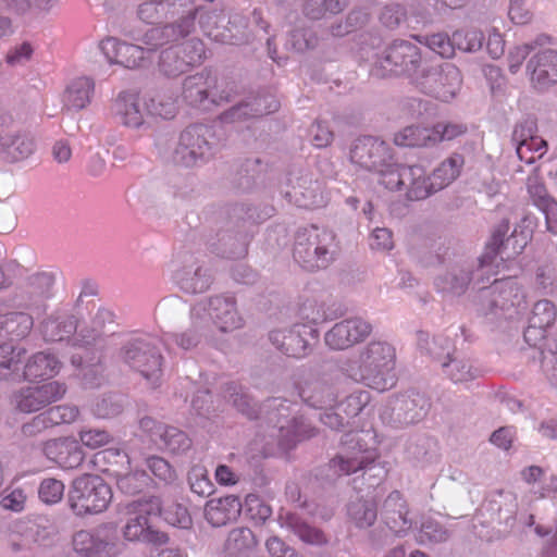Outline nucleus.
Segmentation results:
<instances>
[{
    "label": "nucleus",
    "mask_w": 557,
    "mask_h": 557,
    "mask_svg": "<svg viewBox=\"0 0 557 557\" xmlns=\"http://www.w3.org/2000/svg\"><path fill=\"white\" fill-rule=\"evenodd\" d=\"M510 224L508 220H502L493 230L485 251L478 258L476 263H465L451 268L445 275L436 278V286L446 293L460 296L472 282L479 288L497 273V257L500 260L510 259L520 255L531 240L532 231L516 225L508 235Z\"/></svg>",
    "instance_id": "1"
},
{
    "label": "nucleus",
    "mask_w": 557,
    "mask_h": 557,
    "mask_svg": "<svg viewBox=\"0 0 557 557\" xmlns=\"http://www.w3.org/2000/svg\"><path fill=\"white\" fill-rule=\"evenodd\" d=\"M396 350L385 341H371L357 357L343 361L341 369L351 380L376 389L393 385Z\"/></svg>",
    "instance_id": "2"
},
{
    "label": "nucleus",
    "mask_w": 557,
    "mask_h": 557,
    "mask_svg": "<svg viewBox=\"0 0 557 557\" xmlns=\"http://www.w3.org/2000/svg\"><path fill=\"white\" fill-rule=\"evenodd\" d=\"M465 158L460 153H453L442 161L431 175L422 165H408L398 174H392L387 183L392 187L403 185L401 193L407 200H423L434 193H437L450 185L461 172Z\"/></svg>",
    "instance_id": "3"
},
{
    "label": "nucleus",
    "mask_w": 557,
    "mask_h": 557,
    "mask_svg": "<svg viewBox=\"0 0 557 557\" xmlns=\"http://www.w3.org/2000/svg\"><path fill=\"white\" fill-rule=\"evenodd\" d=\"M338 253L339 244L332 230L311 225L297 231L293 256L302 269L310 272L326 269Z\"/></svg>",
    "instance_id": "4"
},
{
    "label": "nucleus",
    "mask_w": 557,
    "mask_h": 557,
    "mask_svg": "<svg viewBox=\"0 0 557 557\" xmlns=\"http://www.w3.org/2000/svg\"><path fill=\"white\" fill-rule=\"evenodd\" d=\"M301 315L309 323H298L289 329L273 330L269 333V341L276 349L288 357L302 358L318 343L319 332L313 324L326 319L323 306L308 301L301 307Z\"/></svg>",
    "instance_id": "5"
},
{
    "label": "nucleus",
    "mask_w": 557,
    "mask_h": 557,
    "mask_svg": "<svg viewBox=\"0 0 557 557\" xmlns=\"http://www.w3.org/2000/svg\"><path fill=\"white\" fill-rule=\"evenodd\" d=\"M350 160L361 169L377 173L386 189L400 193L404 189L403 185L392 187L387 183L392 174L400 173L408 165L394 162L393 149L386 141L372 136L357 138L350 148Z\"/></svg>",
    "instance_id": "6"
},
{
    "label": "nucleus",
    "mask_w": 557,
    "mask_h": 557,
    "mask_svg": "<svg viewBox=\"0 0 557 557\" xmlns=\"http://www.w3.org/2000/svg\"><path fill=\"white\" fill-rule=\"evenodd\" d=\"M111 486L97 474H83L75 478L67 493V504L77 517L98 515L111 504Z\"/></svg>",
    "instance_id": "7"
},
{
    "label": "nucleus",
    "mask_w": 557,
    "mask_h": 557,
    "mask_svg": "<svg viewBox=\"0 0 557 557\" xmlns=\"http://www.w3.org/2000/svg\"><path fill=\"white\" fill-rule=\"evenodd\" d=\"M223 143L213 127L205 124L187 126L180 135L174 160L185 166L209 162L222 149Z\"/></svg>",
    "instance_id": "8"
},
{
    "label": "nucleus",
    "mask_w": 557,
    "mask_h": 557,
    "mask_svg": "<svg viewBox=\"0 0 557 557\" xmlns=\"http://www.w3.org/2000/svg\"><path fill=\"white\" fill-rule=\"evenodd\" d=\"M128 518L123 527V537L129 542L168 544L169 536L149 524V517L161 513V500L157 496L134 499L125 505Z\"/></svg>",
    "instance_id": "9"
},
{
    "label": "nucleus",
    "mask_w": 557,
    "mask_h": 557,
    "mask_svg": "<svg viewBox=\"0 0 557 557\" xmlns=\"http://www.w3.org/2000/svg\"><path fill=\"white\" fill-rule=\"evenodd\" d=\"M374 438L370 431H350L342 438V450L331 459L330 469L337 475H349L359 470L373 469L376 449L369 446Z\"/></svg>",
    "instance_id": "10"
},
{
    "label": "nucleus",
    "mask_w": 557,
    "mask_h": 557,
    "mask_svg": "<svg viewBox=\"0 0 557 557\" xmlns=\"http://www.w3.org/2000/svg\"><path fill=\"white\" fill-rule=\"evenodd\" d=\"M253 218L252 209L244 205H235L228 212V221L216 233V242L212 250L228 259H239L246 256L249 234L247 223Z\"/></svg>",
    "instance_id": "11"
},
{
    "label": "nucleus",
    "mask_w": 557,
    "mask_h": 557,
    "mask_svg": "<svg viewBox=\"0 0 557 557\" xmlns=\"http://www.w3.org/2000/svg\"><path fill=\"white\" fill-rule=\"evenodd\" d=\"M119 359L146 380L157 384L162 373L163 357L152 337H133L119 351Z\"/></svg>",
    "instance_id": "12"
},
{
    "label": "nucleus",
    "mask_w": 557,
    "mask_h": 557,
    "mask_svg": "<svg viewBox=\"0 0 557 557\" xmlns=\"http://www.w3.org/2000/svg\"><path fill=\"white\" fill-rule=\"evenodd\" d=\"M414 87L421 92L449 101L461 88L462 76L459 69L451 63L441 65H423L420 73L413 76Z\"/></svg>",
    "instance_id": "13"
},
{
    "label": "nucleus",
    "mask_w": 557,
    "mask_h": 557,
    "mask_svg": "<svg viewBox=\"0 0 557 557\" xmlns=\"http://www.w3.org/2000/svg\"><path fill=\"white\" fill-rule=\"evenodd\" d=\"M73 548L79 557H116L123 549L117 527L102 523L92 530H81L73 536Z\"/></svg>",
    "instance_id": "14"
},
{
    "label": "nucleus",
    "mask_w": 557,
    "mask_h": 557,
    "mask_svg": "<svg viewBox=\"0 0 557 557\" xmlns=\"http://www.w3.org/2000/svg\"><path fill=\"white\" fill-rule=\"evenodd\" d=\"M281 398H271L264 403L269 412V420L275 421L278 428L280 444L284 448H292L297 442L315 435V429L302 417L289 418V406Z\"/></svg>",
    "instance_id": "15"
},
{
    "label": "nucleus",
    "mask_w": 557,
    "mask_h": 557,
    "mask_svg": "<svg viewBox=\"0 0 557 557\" xmlns=\"http://www.w3.org/2000/svg\"><path fill=\"white\" fill-rule=\"evenodd\" d=\"M66 392V384L60 381L28 384L12 393L11 405L21 413H35L61 400Z\"/></svg>",
    "instance_id": "16"
},
{
    "label": "nucleus",
    "mask_w": 557,
    "mask_h": 557,
    "mask_svg": "<svg viewBox=\"0 0 557 557\" xmlns=\"http://www.w3.org/2000/svg\"><path fill=\"white\" fill-rule=\"evenodd\" d=\"M381 75L406 74L413 83V76L420 73L423 58L420 48L408 40H395L383 52L377 61ZM380 75V73H376Z\"/></svg>",
    "instance_id": "17"
},
{
    "label": "nucleus",
    "mask_w": 557,
    "mask_h": 557,
    "mask_svg": "<svg viewBox=\"0 0 557 557\" xmlns=\"http://www.w3.org/2000/svg\"><path fill=\"white\" fill-rule=\"evenodd\" d=\"M205 312H208L211 322L221 332H232L240 329L244 324L236 307V299L230 294L214 295L196 304L190 310V318L194 321L196 318L207 320L203 315Z\"/></svg>",
    "instance_id": "18"
},
{
    "label": "nucleus",
    "mask_w": 557,
    "mask_h": 557,
    "mask_svg": "<svg viewBox=\"0 0 557 557\" xmlns=\"http://www.w3.org/2000/svg\"><path fill=\"white\" fill-rule=\"evenodd\" d=\"M478 310L484 314H497L498 311H509L519 307L524 295L518 284L511 278L494 280L492 285L480 287Z\"/></svg>",
    "instance_id": "19"
},
{
    "label": "nucleus",
    "mask_w": 557,
    "mask_h": 557,
    "mask_svg": "<svg viewBox=\"0 0 557 557\" xmlns=\"http://www.w3.org/2000/svg\"><path fill=\"white\" fill-rule=\"evenodd\" d=\"M453 343L444 336H435L429 352L441 362L443 373L454 383H467L480 376L481 371L466 357L450 352Z\"/></svg>",
    "instance_id": "20"
},
{
    "label": "nucleus",
    "mask_w": 557,
    "mask_h": 557,
    "mask_svg": "<svg viewBox=\"0 0 557 557\" xmlns=\"http://www.w3.org/2000/svg\"><path fill=\"white\" fill-rule=\"evenodd\" d=\"M139 426L160 449L169 454L185 455L193 446L186 432L176 426L158 422L151 417L141 418Z\"/></svg>",
    "instance_id": "21"
},
{
    "label": "nucleus",
    "mask_w": 557,
    "mask_h": 557,
    "mask_svg": "<svg viewBox=\"0 0 557 557\" xmlns=\"http://www.w3.org/2000/svg\"><path fill=\"white\" fill-rule=\"evenodd\" d=\"M430 406L429 398L416 391L395 395L388 401L391 419L399 426L420 422L426 416Z\"/></svg>",
    "instance_id": "22"
},
{
    "label": "nucleus",
    "mask_w": 557,
    "mask_h": 557,
    "mask_svg": "<svg viewBox=\"0 0 557 557\" xmlns=\"http://www.w3.org/2000/svg\"><path fill=\"white\" fill-rule=\"evenodd\" d=\"M54 276L49 272L29 275L21 287L16 302L20 308L41 313L47 309V300L52 297Z\"/></svg>",
    "instance_id": "23"
},
{
    "label": "nucleus",
    "mask_w": 557,
    "mask_h": 557,
    "mask_svg": "<svg viewBox=\"0 0 557 557\" xmlns=\"http://www.w3.org/2000/svg\"><path fill=\"white\" fill-rule=\"evenodd\" d=\"M372 332L367 320L354 317L335 323L324 335L325 344L334 350H344L363 342Z\"/></svg>",
    "instance_id": "24"
},
{
    "label": "nucleus",
    "mask_w": 557,
    "mask_h": 557,
    "mask_svg": "<svg viewBox=\"0 0 557 557\" xmlns=\"http://www.w3.org/2000/svg\"><path fill=\"white\" fill-rule=\"evenodd\" d=\"M282 193L289 202L299 208L314 209L325 203L321 184L307 174H290L287 178V188Z\"/></svg>",
    "instance_id": "25"
},
{
    "label": "nucleus",
    "mask_w": 557,
    "mask_h": 557,
    "mask_svg": "<svg viewBox=\"0 0 557 557\" xmlns=\"http://www.w3.org/2000/svg\"><path fill=\"white\" fill-rule=\"evenodd\" d=\"M112 117L125 127L139 129L146 124L145 102L138 94L121 91L110 107Z\"/></svg>",
    "instance_id": "26"
},
{
    "label": "nucleus",
    "mask_w": 557,
    "mask_h": 557,
    "mask_svg": "<svg viewBox=\"0 0 557 557\" xmlns=\"http://www.w3.org/2000/svg\"><path fill=\"white\" fill-rule=\"evenodd\" d=\"M381 520L397 536H404L412 528L409 507L403 494L391 492L381 507Z\"/></svg>",
    "instance_id": "27"
},
{
    "label": "nucleus",
    "mask_w": 557,
    "mask_h": 557,
    "mask_svg": "<svg viewBox=\"0 0 557 557\" xmlns=\"http://www.w3.org/2000/svg\"><path fill=\"white\" fill-rule=\"evenodd\" d=\"M527 72L535 89L545 90L557 84V50L544 49L530 58Z\"/></svg>",
    "instance_id": "28"
},
{
    "label": "nucleus",
    "mask_w": 557,
    "mask_h": 557,
    "mask_svg": "<svg viewBox=\"0 0 557 557\" xmlns=\"http://www.w3.org/2000/svg\"><path fill=\"white\" fill-rule=\"evenodd\" d=\"M62 368V362L59 358L48 350L37 351L25 359L22 371H18L16 379L36 382V381H51L52 377L59 374Z\"/></svg>",
    "instance_id": "29"
},
{
    "label": "nucleus",
    "mask_w": 557,
    "mask_h": 557,
    "mask_svg": "<svg viewBox=\"0 0 557 557\" xmlns=\"http://www.w3.org/2000/svg\"><path fill=\"white\" fill-rule=\"evenodd\" d=\"M175 283L187 294H201L207 292L213 283L211 270L193 257L174 274Z\"/></svg>",
    "instance_id": "30"
},
{
    "label": "nucleus",
    "mask_w": 557,
    "mask_h": 557,
    "mask_svg": "<svg viewBox=\"0 0 557 557\" xmlns=\"http://www.w3.org/2000/svg\"><path fill=\"white\" fill-rule=\"evenodd\" d=\"M100 50L110 63L120 64L127 69L139 67L144 64L145 48L120 41L109 37L100 42Z\"/></svg>",
    "instance_id": "31"
},
{
    "label": "nucleus",
    "mask_w": 557,
    "mask_h": 557,
    "mask_svg": "<svg viewBox=\"0 0 557 557\" xmlns=\"http://www.w3.org/2000/svg\"><path fill=\"white\" fill-rule=\"evenodd\" d=\"M77 325V318L70 310L58 308L40 322L39 330L46 342H62L76 332Z\"/></svg>",
    "instance_id": "32"
},
{
    "label": "nucleus",
    "mask_w": 557,
    "mask_h": 557,
    "mask_svg": "<svg viewBox=\"0 0 557 557\" xmlns=\"http://www.w3.org/2000/svg\"><path fill=\"white\" fill-rule=\"evenodd\" d=\"M212 87H214V76L209 71H202L183 81L182 97L190 107L210 110Z\"/></svg>",
    "instance_id": "33"
},
{
    "label": "nucleus",
    "mask_w": 557,
    "mask_h": 557,
    "mask_svg": "<svg viewBox=\"0 0 557 557\" xmlns=\"http://www.w3.org/2000/svg\"><path fill=\"white\" fill-rule=\"evenodd\" d=\"M278 109V102L270 96L258 97L252 101H242L224 111L220 115L223 123H235L245 121L248 117L261 116L270 114Z\"/></svg>",
    "instance_id": "34"
},
{
    "label": "nucleus",
    "mask_w": 557,
    "mask_h": 557,
    "mask_svg": "<svg viewBox=\"0 0 557 557\" xmlns=\"http://www.w3.org/2000/svg\"><path fill=\"white\" fill-rule=\"evenodd\" d=\"M242 510V503L237 496L228 495L213 498L205 506V518L212 527H222L235 520Z\"/></svg>",
    "instance_id": "35"
},
{
    "label": "nucleus",
    "mask_w": 557,
    "mask_h": 557,
    "mask_svg": "<svg viewBox=\"0 0 557 557\" xmlns=\"http://www.w3.org/2000/svg\"><path fill=\"white\" fill-rule=\"evenodd\" d=\"M484 508L499 524L511 528L518 511L517 496L510 491H497L491 495Z\"/></svg>",
    "instance_id": "36"
},
{
    "label": "nucleus",
    "mask_w": 557,
    "mask_h": 557,
    "mask_svg": "<svg viewBox=\"0 0 557 557\" xmlns=\"http://www.w3.org/2000/svg\"><path fill=\"white\" fill-rule=\"evenodd\" d=\"M278 521L282 528L293 532L299 540L307 544L322 545L326 543V536L320 529L310 525L295 512L286 511L280 513Z\"/></svg>",
    "instance_id": "37"
},
{
    "label": "nucleus",
    "mask_w": 557,
    "mask_h": 557,
    "mask_svg": "<svg viewBox=\"0 0 557 557\" xmlns=\"http://www.w3.org/2000/svg\"><path fill=\"white\" fill-rule=\"evenodd\" d=\"M536 123L532 119H525L519 122L512 133V139L517 143V154L521 161L532 164L535 161L533 156H527L529 147L546 146V141L535 136Z\"/></svg>",
    "instance_id": "38"
},
{
    "label": "nucleus",
    "mask_w": 557,
    "mask_h": 557,
    "mask_svg": "<svg viewBox=\"0 0 557 557\" xmlns=\"http://www.w3.org/2000/svg\"><path fill=\"white\" fill-rule=\"evenodd\" d=\"M377 504L373 497H356L347 504L349 523L359 530L371 528L377 519Z\"/></svg>",
    "instance_id": "39"
},
{
    "label": "nucleus",
    "mask_w": 557,
    "mask_h": 557,
    "mask_svg": "<svg viewBox=\"0 0 557 557\" xmlns=\"http://www.w3.org/2000/svg\"><path fill=\"white\" fill-rule=\"evenodd\" d=\"M95 83L89 77H78L71 82L64 92V107L69 110L79 111L91 101Z\"/></svg>",
    "instance_id": "40"
},
{
    "label": "nucleus",
    "mask_w": 557,
    "mask_h": 557,
    "mask_svg": "<svg viewBox=\"0 0 557 557\" xmlns=\"http://www.w3.org/2000/svg\"><path fill=\"white\" fill-rule=\"evenodd\" d=\"M35 148V139L29 134L0 131V153H7L12 159L18 160L30 156Z\"/></svg>",
    "instance_id": "41"
},
{
    "label": "nucleus",
    "mask_w": 557,
    "mask_h": 557,
    "mask_svg": "<svg viewBox=\"0 0 557 557\" xmlns=\"http://www.w3.org/2000/svg\"><path fill=\"white\" fill-rule=\"evenodd\" d=\"M257 545L253 532L246 527H237L228 532L224 544L225 557H239L252 550Z\"/></svg>",
    "instance_id": "42"
},
{
    "label": "nucleus",
    "mask_w": 557,
    "mask_h": 557,
    "mask_svg": "<svg viewBox=\"0 0 557 557\" xmlns=\"http://www.w3.org/2000/svg\"><path fill=\"white\" fill-rule=\"evenodd\" d=\"M432 127L420 125H409L394 135V143L400 147H433L434 146Z\"/></svg>",
    "instance_id": "43"
},
{
    "label": "nucleus",
    "mask_w": 557,
    "mask_h": 557,
    "mask_svg": "<svg viewBox=\"0 0 557 557\" xmlns=\"http://www.w3.org/2000/svg\"><path fill=\"white\" fill-rule=\"evenodd\" d=\"M186 9V13L177 21L165 25L166 27L173 28V38H171L173 41L191 34L195 29L196 20H198L200 27L203 28V16L209 14V9L203 5H193Z\"/></svg>",
    "instance_id": "44"
},
{
    "label": "nucleus",
    "mask_w": 557,
    "mask_h": 557,
    "mask_svg": "<svg viewBox=\"0 0 557 557\" xmlns=\"http://www.w3.org/2000/svg\"><path fill=\"white\" fill-rule=\"evenodd\" d=\"M195 322L191 319V329L183 333H166L163 337L164 344L170 346L174 343L184 350L197 347L201 342L209 321L196 318Z\"/></svg>",
    "instance_id": "45"
},
{
    "label": "nucleus",
    "mask_w": 557,
    "mask_h": 557,
    "mask_svg": "<svg viewBox=\"0 0 557 557\" xmlns=\"http://www.w3.org/2000/svg\"><path fill=\"white\" fill-rule=\"evenodd\" d=\"M34 326V319L26 312H9L0 317V329L11 337V339L25 338Z\"/></svg>",
    "instance_id": "46"
},
{
    "label": "nucleus",
    "mask_w": 557,
    "mask_h": 557,
    "mask_svg": "<svg viewBox=\"0 0 557 557\" xmlns=\"http://www.w3.org/2000/svg\"><path fill=\"white\" fill-rule=\"evenodd\" d=\"M25 354L26 349L23 347L0 344V379L15 380Z\"/></svg>",
    "instance_id": "47"
},
{
    "label": "nucleus",
    "mask_w": 557,
    "mask_h": 557,
    "mask_svg": "<svg viewBox=\"0 0 557 557\" xmlns=\"http://www.w3.org/2000/svg\"><path fill=\"white\" fill-rule=\"evenodd\" d=\"M57 2L58 0H1L2 9L15 16L47 13Z\"/></svg>",
    "instance_id": "48"
},
{
    "label": "nucleus",
    "mask_w": 557,
    "mask_h": 557,
    "mask_svg": "<svg viewBox=\"0 0 557 557\" xmlns=\"http://www.w3.org/2000/svg\"><path fill=\"white\" fill-rule=\"evenodd\" d=\"M299 395L304 401L314 408L331 406L335 400L333 388L329 384L320 381L307 384L301 388Z\"/></svg>",
    "instance_id": "49"
},
{
    "label": "nucleus",
    "mask_w": 557,
    "mask_h": 557,
    "mask_svg": "<svg viewBox=\"0 0 557 557\" xmlns=\"http://www.w3.org/2000/svg\"><path fill=\"white\" fill-rule=\"evenodd\" d=\"M224 398L227 399L238 411L246 414L249 419L258 417V409L255 401L243 389V387L234 382L225 384L223 391Z\"/></svg>",
    "instance_id": "50"
},
{
    "label": "nucleus",
    "mask_w": 557,
    "mask_h": 557,
    "mask_svg": "<svg viewBox=\"0 0 557 557\" xmlns=\"http://www.w3.org/2000/svg\"><path fill=\"white\" fill-rule=\"evenodd\" d=\"M346 5L345 0H302V13L317 21L342 12Z\"/></svg>",
    "instance_id": "51"
},
{
    "label": "nucleus",
    "mask_w": 557,
    "mask_h": 557,
    "mask_svg": "<svg viewBox=\"0 0 557 557\" xmlns=\"http://www.w3.org/2000/svg\"><path fill=\"white\" fill-rule=\"evenodd\" d=\"M264 173L262 163L259 159L247 160L236 180L237 188L242 191H250L263 184Z\"/></svg>",
    "instance_id": "52"
},
{
    "label": "nucleus",
    "mask_w": 557,
    "mask_h": 557,
    "mask_svg": "<svg viewBox=\"0 0 557 557\" xmlns=\"http://www.w3.org/2000/svg\"><path fill=\"white\" fill-rule=\"evenodd\" d=\"M158 65L168 77H177L189 69L175 45L161 51Z\"/></svg>",
    "instance_id": "53"
},
{
    "label": "nucleus",
    "mask_w": 557,
    "mask_h": 557,
    "mask_svg": "<svg viewBox=\"0 0 557 557\" xmlns=\"http://www.w3.org/2000/svg\"><path fill=\"white\" fill-rule=\"evenodd\" d=\"M114 322V314L112 311L101 308L99 309L91 321L90 333L87 330H81L78 336L84 345H91L97 343L106 333L107 324Z\"/></svg>",
    "instance_id": "54"
},
{
    "label": "nucleus",
    "mask_w": 557,
    "mask_h": 557,
    "mask_svg": "<svg viewBox=\"0 0 557 557\" xmlns=\"http://www.w3.org/2000/svg\"><path fill=\"white\" fill-rule=\"evenodd\" d=\"M525 189L529 199L539 209L555 199L548 193L544 178L541 176L537 168H534L532 173L528 175Z\"/></svg>",
    "instance_id": "55"
},
{
    "label": "nucleus",
    "mask_w": 557,
    "mask_h": 557,
    "mask_svg": "<svg viewBox=\"0 0 557 557\" xmlns=\"http://www.w3.org/2000/svg\"><path fill=\"white\" fill-rule=\"evenodd\" d=\"M116 485L119 490L128 495L143 492L150 484V476L146 471L135 470L127 473H116Z\"/></svg>",
    "instance_id": "56"
},
{
    "label": "nucleus",
    "mask_w": 557,
    "mask_h": 557,
    "mask_svg": "<svg viewBox=\"0 0 557 557\" xmlns=\"http://www.w3.org/2000/svg\"><path fill=\"white\" fill-rule=\"evenodd\" d=\"M147 116L161 117L164 120L173 119L177 112L176 101L173 97L156 95L148 101H145Z\"/></svg>",
    "instance_id": "57"
},
{
    "label": "nucleus",
    "mask_w": 557,
    "mask_h": 557,
    "mask_svg": "<svg viewBox=\"0 0 557 557\" xmlns=\"http://www.w3.org/2000/svg\"><path fill=\"white\" fill-rule=\"evenodd\" d=\"M556 319V306L550 300L543 299L534 304L529 322L548 330L555 324Z\"/></svg>",
    "instance_id": "58"
},
{
    "label": "nucleus",
    "mask_w": 557,
    "mask_h": 557,
    "mask_svg": "<svg viewBox=\"0 0 557 557\" xmlns=\"http://www.w3.org/2000/svg\"><path fill=\"white\" fill-rule=\"evenodd\" d=\"M371 395L368 391L358 389L348 395L338 405L337 409L342 411L347 419L357 417L370 403Z\"/></svg>",
    "instance_id": "59"
},
{
    "label": "nucleus",
    "mask_w": 557,
    "mask_h": 557,
    "mask_svg": "<svg viewBox=\"0 0 557 557\" xmlns=\"http://www.w3.org/2000/svg\"><path fill=\"white\" fill-rule=\"evenodd\" d=\"M484 40L483 33L478 29L456 30L453 34L454 49L465 52H476L482 48Z\"/></svg>",
    "instance_id": "60"
},
{
    "label": "nucleus",
    "mask_w": 557,
    "mask_h": 557,
    "mask_svg": "<svg viewBox=\"0 0 557 557\" xmlns=\"http://www.w3.org/2000/svg\"><path fill=\"white\" fill-rule=\"evenodd\" d=\"M448 537V531L441 523L433 519L424 520L416 536L420 544L442 543L447 541Z\"/></svg>",
    "instance_id": "61"
},
{
    "label": "nucleus",
    "mask_w": 557,
    "mask_h": 557,
    "mask_svg": "<svg viewBox=\"0 0 557 557\" xmlns=\"http://www.w3.org/2000/svg\"><path fill=\"white\" fill-rule=\"evenodd\" d=\"M190 490L199 496H209L213 492V484L209 479L208 471L203 466L196 465L188 472Z\"/></svg>",
    "instance_id": "62"
},
{
    "label": "nucleus",
    "mask_w": 557,
    "mask_h": 557,
    "mask_svg": "<svg viewBox=\"0 0 557 557\" xmlns=\"http://www.w3.org/2000/svg\"><path fill=\"white\" fill-rule=\"evenodd\" d=\"M416 38L443 58H450L454 55L453 36L448 37L444 33H437L426 36H418Z\"/></svg>",
    "instance_id": "63"
},
{
    "label": "nucleus",
    "mask_w": 557,
    "mask_h": 557,
    "mask_svg": "<svg viewBox=\"0 0 557 557\" xmlns=\"http://www.w3.org/2000/svg\"><path fill=\"white\" fill-rule=\"evenodd\" d=\"M64 483L54 478L44 479L38 487V496L41 502L54 505L61 502L64 495Z\"/></svg>",
    "instance_id": "64"
}]
</instances>
